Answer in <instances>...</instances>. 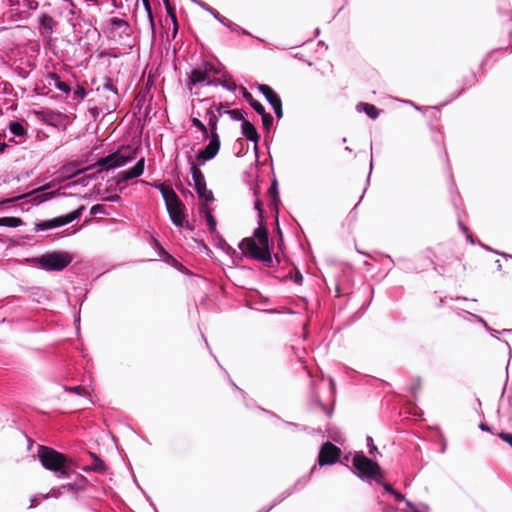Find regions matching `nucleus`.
I'll list each match as a JSON object with an SVG mask.
<instances>
[{
	"mask_svg": "<svg viewBox=\"0 0 512 512\" xmlns=\"http://www.w3.org/2000/svg\"><path fill=\"white\" fill-rule=\"evenodd\" d=\"M152 186L161 193L172 223L178 228L192 230V226L187 220L186 207L172 187L166 186L163 183H154Z\"/></svg>",
	"mask_w": 512,
	"mask_h": 512,
	"instance_id": "nucleus-3",
	"label": "nucleus"
},
{
	"mask_svg": "<svg viewBox=\"0 0 512 512\" xmlns=\"http://www.w3.org/2000/svg\"><path fill=\"white\" fill-rule=\"evenodd\" d=\"M245 98L249 101L252 108L259 114L264 115L265 108L264 106L257 100H254L250 93H245Z\"/></svg>",
	"mask_w": 512,
	"mask_h": 512,
	"instance_id": "nucleus-22",
	"label": "nucleus"
},
{
	"mask_svg": "<svg viewBox=\"0 0 512 512\" xmlns=\"http://www.w3.org/2000/svg\"><path fill=\"white\" fill-rule=\"evenodd\" d=\"M210 13L218 20L220 21L222 24L226 25V26H230V20L221 16L217 11L215 10H210Z\"/></svg>",
	"mask_w": 512,
	"mask_h": 512,
	"instance_id": "nucleus-28",
	"label": "nucleus"
},
{
	"mask_svg": "<svg viewBox=\"0 0 512 512\" xmlns=\"http://www.w3.org/2000/svg\"><path fill=\"white\" fill-rule=\"evenodd\" d=\"M75 94L81 98H84L86 96V91L84 88H78L76 91H75Z\"/></svg>",
	"mask_w": 512,
	"mask_h": 512,
	"instance_id": "nucleus-36",
	"label": "nucleus"
},
{
	"mask_svg": "<svg viewBox=\"0 0 512 512\" xmlns=\"http://www.w3.org/2000/svg\"><path fill=\"white\" fill-rule=\"evenodd\" d=\"M392 495L395 497L396 501L404 500V496L401 493L397 492V491H395V493H393Z\"/></svg>",
	"mask_w": 512,
	"mask_h": 512,
	"instance_id": "nucleus-40",
	"label": "nucleus"
},
{
	"mask_svg": "<svg viewBox=\"0 0 512 512\" xmlns=\"http://www.w3.org/2000/svg\"><path fill=\"white\" fill-rule=\"evenodd\" d=\"M22 225V220L17 217H1L0 226L16 228Z\"/></svg>",
	"mask_w": 512,
	"mask_h": 512,
	"instance_id": "nucleus-21",
	"label": "nucleus"
},
{
	"mask_svg": "<svg viewBox=\"0 0 512 512\" xmlns=\"http://www.w3.org/2000/svg\"><path fill=\"white\" fill-rule=\"evenodd\" d=\"M499 437L505 441L506 443L510 444L512 446V434L511 433H500Z\"/></svg>",
	"mask_w": 512,
	"mask_h": 512,
	"instance_id": "nucleus-33",
	"label": "nucleus"
},
{
	"mask_svg": "<svg viewBox=\"0 0 512 512\" xmlns=\"http://www.w3.org/2000/svg\"><path fill=\"white\" fill-rule=\"evenodd\" d=\"M216 108H220V111L222 112V114L224 113V106L222 104H219V105H216Z\"/></svg>",
	"mask_w": 512,
	"mask_h": 512,
	"instance_id": "nucleus-45",
	"label": "nucleus"
},
{
	"mask_svg": "<svg viewBox=\"0 0 512 512\" xmlns=\"http://www.w3.org/2000/svg\"><path fill=\"white\" fill-rule=\"evenodd\" d=\"M10 132L18 137L24 136L26 134V129L20 122H11L9 125Z\"/></svg>",
	"mask_w": 512,
	"mask_h": 512,
	"instance_id": "nucleus-24",
	"label": "nucleus"
},
{
	"mask_svg": "<svg viewBox=\"0 0 512 512\" xmlns=\"http://www.w3.org/2000/svg\"><path fill=\"white\" fill-rule=\"evenodd\" d=\"M199 213L201 216L205 218L208 230L211 233H214L217 228V222L212 215L211 209L209 208V204H201L199 208Z\"/></svg>",
	"mask_w": 512,
	"mask_h": 512,
	"instance_id": "nucleus-16",
	"label": "nucleus"
},
{
	"mask_svg": "<svg viewBox=\"0 0 512 512\" xmlns=\"http://www.w3.org/2000/svg\"><path fill=\"white\" fill-rule=\"evenodd\" d=\"M56 88L59 91H62L64 93H66V94H68L71 91L70 86L67 83L63 82V81H60L58 84H56Z\"/></svg>",
	"mask_w": 512,
	"mask_h": 512,
	"instance_id": "nucleus-31",
	"label": "nucleus"
},
{
	"mask_svg": "<svg viewBox=\"0 0 512 512\" xmlns=\"http://www.w3.org/2000/svg\"><path fill=\"white\" fill-rule=\"evenodd\" d=\"M36 114L42 121L51 126H58L62 124L66 118L64 114L50 109L39 111Z\"/></svg>",
	"mask_w": 512,
	"mask_h": 512,
	"instance_id": "nucleus-15",
	"label": "nucleus"
},
{
	"mask_svg": "<svg viewBox=\"0 0 512 512\" xmlns=\"http://www.w3.org/2000/svg\"><path fill=\"white\" fill-rule=\"evenodd\" d=\"M47 81L49 85H54L56 87V84H58L61 80L57 73L51 72L47 75Z\"/></svg>",
	"mask_w": 512,
	"mask_h": 512,
	"instance_id": "nucleus-27",
	"label": "nucleus"
},
{
	"mask_svg": "<svg viewBox=\"0 0 512 512\" xmlns=\"http://www.w3.org/2000/svg\"><path fill=\"white\" fill-rule=\"evenodd\" d=\"M86 487V480L82 478L79 482L68 483L62 485L63 492H70L72 494H77L80 491H83Z\"/></svg>",
	"mask_w": 512,
	"mask_h": 512,
	"instance_id": "nucleus-19",
	"label": "nucleus"
},
{
	"mask_svg": "<svg viewBox=\"0 0 512 512\" xmlns=\"http://www.w3.org/2000/svg\"><path fill=\"white\" fill-rule=\"evenodd\" d=\"M6 147H7L6 143L0 142V153L3 152Z\"/></svg>",
	"mask_w": 512,
	"mask_h": 512,
	"instance_id": "nucleus-42",
	"label": "nucleus"
},
{
	"mask_svg": "<svg viewBox=\"0 0 512 512\" xmlns=\"http://www.w3.org/2000/svg\"><path fill=\"white\" fill-rule=\"evenodd\" d=\"M358 111H364L371 119H376L379 116L378 109L368 103H360L357 105Z\"/></svg>",
	"mask_w": 512,
	"mask_h": 512,
	"instance_id": "nucleus-20",
	"label": "nucleus"
},
{
	"mask_svg": "<svg viewBox=\"0 0 512 512\" xmlns=\"http://www.w3.org/2000/svg\"><path fill=\"white\" fill-rule=\"evenodd\" d=\"M407 505H408L409 507H411V506H412V504H411L409 501H407Z\"/></svg>",
	"mask_w": 512,
	"mask_h": 512,
	"instance_id": "nucleus-46",
	"label": "nucleus"
},
{
	"mask_svg": "<svg viewBox=\"0 0 512 512\" xmlns=\"http://www.w3.org/2000/svg\"><path fill=\"white\" fill-rule=\"evenodd\" d=\"M221 116L222 112L220 111V108H216V105H212L205 113L208 126H205L198 117H191L192 125L202 133L203 138L210 139L208 145L199 150L196 154V159L199 165H204L207 161L215 158L220 150L221 142L217 132V127Z\"/></svg>",
	"mask_w": 512,
	"mask_h": 512,
	"instance_id": "nucleus-1",
	"label": "nucleus"
},
{
	"mask_svg": "<svg viewBox=\"0 0 512 512\" xmlns=\"http://www.w3.org/2000/svg\"><path fill=\"white\" fill-rule=\"evenodd\" d=\"M120 199H121L120 196L117 195V194H114V195L109 196L107 198V200L110 201V202H118V201H120Z\"/></svg>",
	"mask_w": 512,
	"mask_h": 512,
	"instance_id": "nucleus-37",
	"label": "nucleus"
},
{
	"mask_svg": "<svg viewBox=\"0 0 512 512\" xmlns=\"http://www.w3.org/2000/svg\"><path fill=\"white\" fill-rule=\"evenodd\" d=\"M83 390L84 389L80 386H75V387L70 388V391H72L76 394H79V395L82 393Z\"/></svg>",
	"mask_w": 512,
	"mask_h": 512,
	"instance_id": "nucleus-38",
	"label": "nucleus"
},
{
	"mask_svg": "<svg viewBox=\"0 0 512 512\" xmlns=\"http://www.w3.org/2000/svg\"><path fill=\"white\" fill-rule=\"evenodd\" d=\"M383 487H384V489H385L388 493H390V494H393V493H395V491H396V490H394V489H393V487H392L391 485H389V484H385V483H384V484H383Z\"/></svg>",
	"mask_w": 512,
	"mask_h": 512,
	"instance_id": "nucleus-39",
	"label": "nucleus"
},
{
	"mask_svg": "<svg viewBox=\"0 0 512 512\" xmlns=\"http://www.w3.org/2000/svg\"><path fill=\"white\" fill-rule=\"evenodd\" d=\"M80 215H81V209H77V210L72 211L66 215L43 221V222L37 224V229L38 230H49V229L61 227V226L69 224L72 221L78 219L80 217Z\"/></svg>",
	"mask_w": 512,
	"mask_h": 512,
	"instance_id": "nucleus-10",
	"label": "nucleus"
},
{
	"mask_svg": "<svg viewBox=\"0 0 512 512\" xmlns=\"http://www.w3.org/2000/svg\"><path fill=\"white\" fill-rule=\"evenodd\" d=\"M262 203L260 200H256L254 204V208L259 212V216L262 215V209H261Z\"/></svg>",
	"mask_w": 512,
	"mask_h": 512,
	"instance_id": "nucleus-35",
	"label": "nucleus"
},
{
	"mask_svg": "<svg viewBox=\"0 0 512 512\" xmlns=\"http://www.w3.org/2000/svg\"><path fill=\"white\" fill-rule=\"evenodd\" d=\"M112 25L117 28H122V27L128 28L127 22L125 20L119 19V18L112 19Z\"/></svg>",
	"mask_w": 512,
	"mask_h": 512,
	"instance_id": "nucleus-30",
	"label": "nucleus"
},
{
	"mask_svg": "<svg viewBox=\"0 0 512 512\" xmlns=\"http://www.w3.org/2000/svg\"><path fill=\"white\" fill-rule=\"evenodd\" d=\"M352 464L358 471L360 477L380 482L378 479V477L381 476L380 466L363 453H356L353 457Z\"/></svg>",
	"mask_w": 512,
	"mask_h": 512,
	"instance_id": "nucleus-8",
	"label": "nucleus"
},
{
	"mask_svg": "<svg viewBox=\"0 0 512 512\" xmlns=\"http://www.w3.org/2000/svg\"><path fill=\"white\" fill-rule=\"evenodd\" d=\"M259 90L265 96L267 101L271 104L277 117H282V102L279 96L273 91V89L267 85H260Z\"/></svg>",
	"mask_w": 512,
	"mask_h": 512,
	"instance_id": "nucleus-13",
	"label": "nucleus"
},
{
	"mask_svg": "<svg viewBox=\"0 0 512 512\" xmlns=\"http://www.w3.org/2000/svg\"><path fill=\"white\" fill-rule=\"evenodd\" d=\"M480 429L484 431H489V427L486 424H480Z\"/></svg>",
	"mask_w": 512,
	"mask_h": 512,
	"instance_id": "nucleus-43",
	"label": "nucleus"
},
{
	"mask_svg": "<svg viewBox=\"0 0 512 512\" xmlns=\"http://www.w3.org/2000/svg\"><path fill=\"white\" fill-rule=\"evenodd\" d=\"M201 6H202L205 10H207V11H209V12H210V10H213L212 8H210L209 6H207L206 4H201Z\"/></svg>",
	"mask_w": 512,
	"mask_h": 512,
	"instance_id": "nucleus-44",
	"label": "nucleus"
},
{
	"mask_svg": "<svg viewBox=\"0 0 512 512\" xmlns=\"http://www.w3.org/2000/svg\"><path fill=\"white\" fill-rule=\"evenodd\" d=\"M39 23L41 28L44 30V33L47 35H51L54 27L56 26V21L47 14H42L39 16Z\"/></svg>",
	"mask_w": 512,
	"mask_h": 512,
	"instance_id": "nucleus-18",
	"label": "nucleus"
},
{
	"mask_svg": "<svg viewBox=\"0 0 512 512\" xmlns=\"http://www.w3.org/2000/svg\"><path fill=\"white\" fill-rule=\"evenodd\" d=\"M242 253L250 258L264 263H271L268 233L265 227L259 226L251 237L243 239L239 244Z\"/></svg>",
	"mask_w": 512,
	"mask_h": 512,
	"instance_id": "nucleus-2",
	"label": "nucleus"
},
{
	"mask_svg": "<svg viewBox=\"0 0 512 512\" xmlns=\"http://www.w3.org/2000/svg\"><path fill=\"white\" fill-rule=\"evenodd\" d=\"M36 506H37L36 497H34V498L31 499L30 508H33V507H36Z\"/></svg>",
	"mask_w": 512,
	"mask_h": 512,
	"instance_id": "nucleus-41",
	"label": "nucleus"
},
{
	"mask_svg": "<svg viewBox=\"0 0 512 512\" xmlns=\"http://www.w3.org/2000/svg\"><path fill=\"white\" fill-rule=\"evenodd\" d=\"M62 494H63V489H62V486H61V487H58V488L51 489L47 494L41 495V497L43 499L59 498V497H61Z\"/></svg>",
	"mask_w": 512,
	"mask_h": 512,
	"instance_id": "nucleus-26",
	"label": "nucleus"
},
{
	"mask_svg": "<svg viewBox=\"0 0 512 512\" xmlns=\"http://www.w3.org/2000/svg\"><path fill=\"white\" fill-rule=\"evenodd\" d=\"M91 214L95 215L97 213H102L103 212V208L101 205L97 204V205H94L92 206L91 208Z\"/></svg>",
	"mask_w": 512,
	"mask_h": 512,
	"instance_id": "nucleus-34",
	"label": "nucleus"
},
{
	"mask_svg": "<svg viewBox=\"0 0 512 512\" xmlns=\"http://www.w3.org/2000/svg\"><path fill=\"white\" fill-rule=\"evenodd\" d=\"M220 76V86L224 87L225 89L229 90V91H235L236 90V84L233 80H231L230 78L228 79L224 72L221 70V74L219 75Z\"/></svg>",
	"mask_w": 512,
	"mask_h": 512,
	"instance_id": "nucleus-23",
	"label": "nucleus"
},
{
	"mask_svg": "<svg viewBox=\"0 0 512 512\" xmlns=\"http://www.w3.org/2000/svg\"><path fill=\"white\" fill-rule=\"evenodd\" d=\"M242 134L249 140L254 143H257L259 140V135L256 131V128L249 121H243L242 125Z\"/></svg>",
	"mask_w": 512,
	"mask_h": 512,
	"instance_id": "nucleus-17",
	"label": "nucleus"
},
{
	"mask_svg": "<svg viewBox=\"0 0 512 512\" xmlns=\"http://www.w3.org/2000/svg\"><path fill=\"white\" fill-rule=\"evenodd\" d=\"M367 445L369 447V453L371 455H375V453L377 452V447L374 445L373 439L370 436L367 437Z\"/></svg>",
	"mask_w": 512,
	"mask_h": 512,
	"instance_id": "nucleus-32",
	"label": "nucleus"
},
{
	"mask_svg": "<svg viewBox=\"0 0 512 512\" xmlns=\"http://www.w3.org/2000/svg\"><path fill=\"white\" fill-rule=\"evenodd\" d=\"M224 113L225 114H228L231 119L235 120V121H245L244 120V113L242 110H239V109H225L224 110Z\"/></svg>",
	"mask_w": 512,
	"mask_h": 512,
	"instance_id": "nucleus-25",
	"label": "nucleus"
},
{
	"mask_svg": "<svg viewBox=\"0 0 512 512\" xmlns=\"http://www.w3.org/2000/svg\"><path fill=\"white\" fill-rule=\"evenodd\" d=\"M10 4L21 18H27L31 11L38 8V2L36 0H10Z\"/></svg>",
	"mask_w": 512,
	"mask_h": 512,
	"instance_id": "nucleus-12",
	"label": "nucleus"
},
{
	"mask_svg": "<svg viewBox=\"0 0 512 512\" xmlns=\"http://www.w3.org/2000/svg\"><path fill=\"white\" fill-rule=\"evenodd\" d=\"M220 74V68L212 64H204L202 67L191 71L189 83L192 85L219 86Z\"/></svg>",
	"mask_w": 512,
	"mask_h": 512,
	"instance_id": "nucleus-6",
	"label": "nucleus"
},
{
	"mask_svg": "<svg viewBox=\"0 0 512 512\" xmlns=\"http://www.w3.org/2000/svg\"><path fill=\"white\" fill-rule=\"evenodd\" d=\"M21 197H14L12 200H17V199H20Z\"/></svg>",
	"mask_w": 512,
	"mask_h": 512,
	"instance_id": "nucleus-47",
	"label": "nucleus"
},
{
	"mask_svg": "<svg viewBox=\"0 0 512 512\" xmlns=\"http://www.w3.org/2000/svg\"><path fill=\"white\" fill-rule=\"evenodd\" d=\"M144 169L145 159L142 157L136 162V164L132 168L121 171L118 174V182H126L128 180L138 178L144 173Z\"/></svg>",
	"mask_w": 512,
	"mask_h": 512,
	"instance_id": "nucleus-14",
	"label": "nucleus"
},
{
	"mask_svg": "<svg viewBox=\"0 0 512 512\" xmlns=\"http://www.w3.org/2000/svg\"><path fill=\"white\" fill-rule=\"evenodd\" d=\"M136 159V150L130 147L119 149L114 153L109 154L106 157L99 158L96 162V166L103 169H115L120 168Z\"/></svg>",
	"mask_w": 512,
	"mask_h": 512,
	"instance_id": "nucleus-5",
	"label": "nucleus"
},
{
	"mask_svg": "<svg viewBox=\"0 0 512 512\" xmlns=\"http://www.w3.org/2000/svg\"><path fill=\"white\" fill-rule=\"evenodd\" d=\"M340 453V449L334 444L330 442L324 443L318 455L319 465L324 466L335 463L338 460Z\"/></svg>",
	"mask_w": 512,
	"mask_h": 512,
	"instance_id": "nucleus-11",
	"label": "nucleus"
},
{
	"mask_svg": "<svg viewBox=\"0 0 512 512\" xmlns=\"http://www.w3.org/2000/svg\"><path fill=\"white\" fill-rule=\"evenodd\" d=\"M37 455L42 466L53 472L57 478L64 479L69 476L71 460L64 454L50 447L40 446Z\"/></svg>",
	"mask_w": 512,
	"mask_h": 512,
	"instance_id": "nucleus-4",
	"label": "nucleus"
},
{
	"mask_svg": "<svg viewBox=\"0 0 512 512\" xmlns=\"http://www.w3.org/2000/svg\"><path fill=\"white\" fill-rule=\"evenodd\" d=\"M199 166L196 158L195 162L190 163V173L194 183V189L201 204H210L214 201V196L212 191L207 188L204 174L198 168Z\"/></svg>",
	"mask_w": 512,
	"mask_h": 512,
	"instance_id": "nucleus-7",
	"label": "nucleus"
},
{
	"mask_svg": "<svg viewBox=\"0 0 512 512\" xmlns=\"http://www.w3.org/2000/svg\"><path fill=\"white\" fill-rule=\"evenodd\" d=\"M36 261L46 270L60 271L71 263L72 257L68 252L58 251L44 254Z\"/></svg>",
	"mask_w": 512,
	"mask_h": 512,
	"instance_id": "nucleus-9",
	"label": "nucleus"
},
{
	"mask_svg": "<svg viewBox=\"0 0 512 512\" xmlns=\"http://www.w3.org/2000/svg\"><path fill=\"white\" fill-rule=\"evenodd\" d=\"M262 117V122H263V125L269 129V127L272 125L273 123V118L271 117V115L267 114L266 112L264 113V115H261Z\"/></svg>",
	"mask_w": 512,
	"mask_h": 512,
	"instance_id": "nucleus-29",
	"label": "nucleus"
}]
</instances>
